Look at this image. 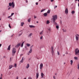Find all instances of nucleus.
Segmentation results:
<instances>
[{
	"label": "nucleus",
	"instance_id": "obj_14",
	"mask_svg": "<svg viewBox=\"0 0 79 79\" xmlns=\"http://www.w3.org/2000/svg\"><path fill=\"white\" fill-rule=\"evenodd\" d=\"M29 27H30V28L35 27L33 25H29Z\"/></svg>",
	"mask_w": 79,
	"mask_h": 79
},
{
	"label": "nucleus",
	"instance_id": "obj_16",
	"mask_svg": "<svg viewBox=\"0 0 79 79\" xmlns=\"http://www.w3.org/2000/svg\"><path fill=\"white\" fill-rule=\"evenodd\" d=\"M26 68L27 69H28V68H29V64H27V65L26 67Z\"/></svg>",
	"mask_w": 79,
	"mask_h": 79
},
{
	"label": "nucleus",
	"instance_id": "obj_55",
	"mask_svg": "<svg viewBox=\"0 0 79 79\" xmlns=\"http://www.w3.org/2000/svg\"><path fill=\"white\" fill-rule=\"evenodd\" d=\"M64 64H66V63L64 62Z\"/></svg>",
	"mask_w": 79,
	"mask_h": 79
},
{
	"label": "nucleus",
	"instance_id": "obj_54",
	"mask_svg": "<svg viewBox=\"0 0 79 79\" xmlns=\"http://www.w3.org/2000/svg\"><path fill=\"white\" fill-rule=\"evenodd\" d=\"M78 6H79V3L78 4Z\"/></svg>",
	"mask_w": 79,
	"mask_h": 79
},
{
	"label": "nucleus",
	"instance_id": "obj_6",
	"mask_svg": "<svg viewBox=\"0 0 79 79\" xmlns=\"http://www.w3.org/2000/svg\"><path fill=\"white\" fill-rule=\"evenodd\" d=\"M75 38L76 40L77 41L78 40H79V35L78 34H77L75 35Z\"/></svg>",
	"mask_w": 79,
	"mask_h": 79
},
{
	"label": "nucleus",
	"instance_id": "obj_5",
	"mask_svg": "<svg viewBox=\"0 0 79 79\" xmlns=\"http://www.w3.org/2000/svg\"><path fill=\"white\" fill-rule=\"evenodd\" d=\"M53 23L54 24H55V25H56V29H58V28H59V26H58V24H57V23H56L55 22V20H53Z\"/></svg>",
	"mask_w": 79,
	"mask_h": 79
},
{
	"label": "nucleus",
	"instance_id": "obj_64",
	"mask_svg": "<svg viewBox=\"0 0 79 79\" xmlns=\"http://www.w3.org/2000/svg\"><path fill=\"white\" fill-rule=\"evenodd\" d=\"M78 2H79V0H78Z\"/></svg>",
	"mask_w": 79,
	"mask_h": 79
},
{
	"label": "nucleus",
	"instance_id": "obj_8",
	"mask_svg": "<svg viewBox=\"0 0 79 79\" xmlns=\"http://www.w3.org/2000/svg\"><path fill=\"white\" fill-rule=\"evenodd\" d=\"M43 66H44V65H43V64L41 63L40 65V69H41V70H42V69Z\"/></svg>",
	"mask_w": 79,
	"mask_h": 79
},
{
	"label": "nucleus",
	"instance_id": "obj_48",
	"mask_svg": "<svg viewBox=\"0 0 79 79\" xmlns=\"http://www.w3.org/2000/svg\"><path fill=\"white\" fill-rule=\"evenodd\" d=\"M51 2H53V0H51Z\"/></svg>",
	"mask_w": 79,
	"mask_h": 79
},
{
	"label": "nucleus",
	"instance_id": "obj_19",
	"mask_svg": "<svg viewBox=\"0 0 79 79\" xmlns=\"http://www.w3.org/2000/svg\"><path fill=\"white\" fill-rule=\"evenodd\" d=\"M21 43H19L17 45V47H19L20 45H21Z\"/></svg>",
	"mask_w": 79,
	"mask_h": 79
},
{
	"label": "nucleus",
	"instance_id": "obj_18",
	"mask_svg": "<svg viewBox=\"0 0 79 79\" xmlns=\"http://www.w3.org/2000/svg\"><path fill=\"white\" fill-rule=\"evenodd\" d=\"M41 77L43 78L44 77V74L42 73H41Z\"/></svg>",
	"mask_w": 79,
	"mask_h": 79
},
{
	"label": "nucleus",
	"instance_id": "obj_24",
	"mask_svg": "<svg viewBox=\"0 0 79 79\" xmlns=\"http://www.w3.org/2000/svg\"><path fill=\"white\" fill-rule=\"evenodd\" d=\"M23 24H24V23H23V22L21 23V26H23Z\"/></svg>",
	"mask_w": 79,
	"mask_h": 79
},
{
	"label": "nucleus",
	"instance_id": "obj_32",
	"mask_svg": "<svg viewBox=\"0 0 79 79\" xmlns=\"http://www.w3.org/2000/svg\"><path fill=\"white\" fill-rule=\"evenodd\" d=\"M45 10V9H43L41 11V12H43V11H44Z\"/></svg>",
	"mask_w": 79,
	"mask_h": 79
},
{
	"label": "nucleus",
	"instance_id": "obj_56",
	"mask_svg": "<svg viewBox=\"0 0 79 79\" xmlns=\"http://www.w3.org/2000/svg\"><path fill=\"white\" fill-rule=\"evenodd\" d=\"M36 23H39V22L37 21V22H36Z\"/></svg>",
	"mask_w": 79,
	"mask_h": 79
},
{
	"label": "nucleus",
	"instance_id": "obj_4",
	"mask_svg": "<svg viewBox=\"0 0 79 79\" xmlns=\"http://www.w3.org/2000/svg\"><path fill=\"white\" fill-rule=\"evenodd\" d=\"M57 18L58 16H57V15H53L52 17V18L53 19V20H56V19H57Z\"/></svg>",
	"mask_w": 79,
	"mask_h": 79
},
{
	"label": "nucleus",
	"instance_id": "obj_35",
	"mask_svg": "<svg viewBox=\"0 0 79 79\" xmlns=\"http://www.w3.org/2000/svg\"><path fill=\"white\" fill-rule=\"evenodd\" d=\"M27 46H25V49H26V50H27Z\"/></svg>",
	"mask_w": 79,
	"mask_h": 79
},
{
	"label": "nucleus",
	"instance_id": "obj_3",
	"mask_svg": "<svg viewBox=\"0 0 79 79\" xmlns=\"http://www.w3.org/2000/svg\"><path fill=\"white\" fill-rule=\"evenodd\" d=\"M9 6H12V8H14L15 7V3L13 2H12V3L10 2L9 3Z\"/></svg>",
	"mask_w": 79,
	"mask_h": 79
},
{
	"label": "nucleus",
	"instance_id": "obj_27",
	"mask_svg": "<svg viewBox=\"0 0 79 79\" xmlns=\"http://www.w3.org/2000/svg\"><path fill=\"white\" fill-rule=\"evenodd\" d=\"M62 31H63V32H66V29H63Z\"/></svg>",
	"mask_w": 79,
	"mask_h": 79
},
{
	"label": "nucleus",
	"instance_id": "obj_21",
	"mask_svg": "<svg viewBox=\"0 0 79 79\" xmlns=\"http://www.w3.org/2000/svg\"><path fill=\"white\" fill-rule=\"evenodd\" d=\"M27 46V47H30L31 46V44H29L28 43L27 44H26Z\"/></svg>",
	"mask_w": 79,
	"mask_h": 79
},
{
	"label": "nucleus",
	"instance_id": "obj_26",
	"mask_svg": "<svg viewBox=\"0 0 79 79\" xmlns=\"http://www.w3.org/2000/svg\"><path fill=\"white\" fill-rule=\"evenodd\" d=\"M24 43V42H23L22 43V44L21 45V47H23V45Z\"/></svg>",
	"mask_w": 79,
	"mask_h": 79
},
{
	"label": "nucleus",
	"instance_id": "obj_60",
	"mask_svg": "<svg viewBox=\"0 0 79 79\" xmlns=\"http://www.w3.org/2000/svg\"><path fill=\"white\" fill-rule=\"evenodd\" d=\"M56 74H57L56 73L55 74V75H56Z\"/></svg>",
	"mask_w": 79,
	"mask_h": 79
},
{
	"label": "nucleus",
	"instance_id": "obj_34",
	"mask_svg": "<svg viewBox=\"0 0 79 79\" xmlns=\"http://www.w3.org/2000/svg\"><path fill=\"white\" fill-rule=\"evenodd\" d=\"M14 66L16 68V64H14Z\"/></svg>",
	"mask_w": 79,
	"mask_h": 79
},
{
	"label": "nucleus",
	"instance_id": "obj_11",
	"mask_svg": "<svg viewBox=\"0 0 79 79\" xmlns=\"http://www.w3.org/2000/svg\"><path fill=\"white\" fill-rule=\"evenodd\" d=\"M22 34H23V31H20L19 32V36H20V35H22Z\"/></svg>",
	"mask_w": 79,
	"mask_h": 79
},
{
	"label": "nucleus",
	"instance_id": "obj_13",
	"mask_svg": "<svg viewBox=\"0 0 79 79\" xmlns=\"http://www.w3.org/2000/svg\"><path fill=\"white\" fill-rule=\"evenodd\" d=\"M44 16L45 17L47 16V15H48V14L47 13H45L44 14Z\"/></svg>",
	"mask_w": 79,
	"mask_h": 79
},
{
	"label": "nucleus",
	"instance_id": "obj_38",
	"mask_svg": "<svg viewBox=\"0 0 79 79\" xmlns=\"http://www.w3.org/2000/svg\"><path fill=\"white\" fill-rule=\"evenodd\" d=\"M9 27L10 28H11V26H10V24H9Z\"/></svg>",
	"mask_w": 79,
	"mask_h": 79
},
{
	"label": "nucleus",
	"instance_id": "obj_47",
	"mask_svg": "<svg viewBox=\"0 0 79 79\" xmlns=\"http://www.w3.org/2000/svg\"><path fill=\"white\" fill-rule=\"evenodd\" d=\"M28 22H29V23H30V22H31V20H28Z\"/></svg>",
	"mask_w": 79,
	"mask_h": 79
},
{
	"label": "nucleus",
	"instance_id": "obj_53",
	"mask_svg": "<svg viewBox=\"0 0 79 79\" xmlns=\"http://www.w3.org/2000/svg\"><path fill=\"white\" fill-rule=\"evenodd\" d=\"M0 79H2V77H0Z\"/></svg>",
	"mask_w": 79,
	"mask_h": 79
},
{
	"label": "nucleus",
	"instance_id": "obj_23",
	"mask_svg": "<svg viewBox=\"0 0 79 79\" xmlns=\"http://www.w3.org/2000/svg\"><path fill=\"white\" fill-rule=\"evenodd\" d=\"M70 62H71V65H72L73 64V60H70Z\"/></svg>",
	"mask_w": 79,
	"mask_h": 79
},
{
	"label": "nucleus",
	"instance_id": "obj_61",
	"mask_svg": "<svg viewBox=\"0 0 79 79\" xmlns=\"http://www.w3.org/2000/svg\"><path fill=\"white\" fill-rule=\"evenodd\" d=\"M10 19H11H11H12V18H10Z\"/></svg>",
	"mask_w": 79,
	"mask_h": 79
},
{
	"label": "nucleus",
	"instance_id": "obj_40",
	"mask_svg": "<svg viewBox=\"0 0 79 79\" xmlns=\"http://www.w3.org/2000/svg\"><path fill=\"white\" fill-rule=\"evenodd\" d=\"M48 30L49 31H50L51 29H50V28H48Z\"/></svg>",
	"mask_w": 79,
	"mask_h": 79
},
{
	"label": "nucleus",
	"instance_id": "obj_7",
	"mask_svg": "<svg viewBox=\"0 0 79 79\" xmlns=\"http://www.w3.org/2000/svg\"><path fill=\"white\" fill-rule=\"evenodd\" d=\"M54 48L53 46L51 47V52L52 53V54H53V53H54Z\"/></svg>",
	"mask_w": 79,
	"mask_h": 79
},
{
	"label": "nucleus",
	"instance_id": "obj_15",
	"mask_svg": "<svg viewBox=\"0 0 79 79\" xmlns=\"http://www.w3.org/2000/svg\"><path fill=\"white\" fill-rule=\"evenodd\" d=\"M10 48H11V45H10L8 46L7 50H10Z\"/></svg>",
	"mask_w": 79,
	"mask_h": 79
},
{
	"label": "nucleus",
	"instance_id": "obj_10",
	"mask_svg": "<svg viewBox=\"0 0 79 79\" xmlns=\"http://www.w3.org/2000/svg\"><path fill=\"white\" fill-rule=\"evenodd\" d=\"M65 14H68V9L67 8H66L65 10Z\"/></svg>",
	"mask_w": 79,
	"mask_h": 79
},
{
	"label": "nucleus",
	"instance_id": "obj_46",
	"mask_svg": "<svg viewBox=\"0 0 79 79\" xmlns=\"http://www.w3.org/2000/svg\"><path fill=\"white\" fill-rule=\"evenodd\" d=\"M53 78H54V79H55V76H53Z\"/></svg>",
	"mask_w": 79,
	"mask_h": 79
},
{
	"label": "nucleus",
	"instance_id": "obj_33",
	"mask_svg": "<svg viewBox=\"0 0 79 79\" xmlns=\"http://www.w3.org/2000/svg\"><path fill=\"white\" fill-rule=\"evenodd\" d=\"M42 37H43V36H41L40 37V39L41 40L42 39Z\"/></svg>",
	"mask_w": 79,
	"mask_h": 79
},
{
	"label": "nucleus",
	"instance_id": "obj_51",
	"mask_svg": "<svg viewBox=\"0 0 79 79\" xmlns=\"http://www.w3.org/2000/svg\"><path fill=\"white\" fill-rule=\"evenodd\" d=\"M14 35V34H13V35H11V37H13V35Z\"/></svg>",
	"mask_w": 79,
	"mask_h": 79
},
{
	"label": "nucleus",
	"instance_id": "obj_12",
	"mask_svg": "<svg viewBox=\"0 0 79 79\" xmlns=\"http://www.w3.org/2000/svg\"><path fill=\"white\" fill-rule=\"evenodd\" d=\"M14 66L13 65H10L9 66V69H11L12 67H14Z\"/></svg>",
	"mask_w": 79,
	"mask_h": 79
},
{
	"label": "nucleus",
	"instance_id": "obj_42",
	"mask_svg": "<svg viewBox=\"0 0 79 79\" xmlns=\"http://www.w3.org/2000/svg\"><path fill=\"white\" fill-rule=\"evenodd\" d=\"M57 7V6H54V9H55Z\"/></svg>",
	"mask_w": 79,
	"mask_h": 79
},
{
	"label": "nucleus",
	"instance_id": "obj_22",
	"mask_svg": "<svg viewBox=\"0 0 79 79\" xmlns=\"http://www.w3.org/2000/svg\"><path fill=\"white\" fill-rule=\"evenodd\" d=\"M43 32H44V31H41V32H40V35H42L43 34Z\"/></svg>",
	"mask_w": 79,
	"mask_h": 79
},
{
	"label": "nucleus",
	"instance_id": "obj_9",
	"mask_svg": "<svg viewBox=\"0 0 79 79\" xmlns=\"http://www.w3.org/2000/svg\"><path fill=\"white\" fill-rule=\"evenodd\" d=\"M33 45H32V46H31L30 48V50L29 51V53H32V47H33Z\"/></svg>",
	"mask_w": 79,
	"mask_h": 79
},
{
	"label": "nucleus",
	"instance_id": "obj_43",
	"mask_svg": "<svg viewBox=\"0 0 79 79\" xmlns=\"http://www.w3.org/2000/svg\"><path fill=\"white\" fill-rule=\"evenodd\" d=\"M34 18H35V19L37 18V17L35 16H34Z\"/></svg>",
	"mask_w": 79,
	"mask_h": 79
},
{
	"label": "nucleus",
	"instance_id": "obj_52",
	"mask_svg": "<svg viewBox=\"0 0 79 79\" xmlns=\"http://www.w3.org/2000/svg\"><path fill=\"white\" fill-rule=\"evenodd\" d=\"M10 9H11V8L10 7H9L8 9V10H10Z\"/></svg>",
	"mask_w": 79,
	"mask_h": 79
},
{
	"label": "nucleus",
	"instance_id": "obj_58",
	"mask_svg": "<svg viewBox=\"0 0 79 79\" xmlns=\"http://www.w3.org/2000/svg\"><path fill=\"white\" fill-rule=\"evenodd\" d=\"M5 57H6V56H3V58H5Z\"/></svg>",
	"mask_w": 79,
	"mask_h": 79
},
{
	"label": "nucleus",
	"instance_id": "obj_41",
	"mask_svg": "<svg viewBox=\"0 0 79 79\" xmlns=\"http://www.w3.org/2000/svg\"><path fill=\"white\" fill-rule=\"evenodd\" d=\"M11 16H9L8 17V18H11Z\"/></svg>",
	"mask_w": 79,
	"mask_h": 79
},
{
	"label": "nucleus",
	"instance_id": "obj_17",
	"mask_svg": "<svg viewBox=\"0 0 79 79\" xmlns=\"http://www.w3.org/2000/svg\"><path fill=\"white\" fill-rule=\"evenodd\" d=\"M24 59H24L23 58V57H22V60L20 61V62L23 63V60H24Z\"/></svg>",
	"mask_w": 79,
	"mask_h": 79
},
{
	"label": "nucleus",
	"instance_id": "obj_39",
	"mask_svg": "<svg viewBox=\"0 0 79 79\" xmlns=\"http://www.w3.org/2000/svg\"><path fill=\"white\" fill-rule=\"evenodd\" d=\"M13 15H14V13H12L11 14V16H13Z\"/></svg>",
	"mask_w": 79,
	"mask_h": 79
},
{
	"label": "nucleus",
	"instance_id": "obj_28",
	"mask_svg": "<svg viewBox=\"0 0 79 79\" xmlns=\"http://www.w3.org/2000/svg\"><path fill=\"white\" fill-rule=\"evenodd\" d=\"M74 59H75V60H78V58H77V57H74Z\"/></svg>",
	"mask_w": 79,
	"mask_h": 79
},
{
	"label": "nucleus",
	"instance_id": "obj_20",
	"mask_svg": "<svg viewBox=\"0 0 79 79\" xmlns=\"http://www.w3.org/2000/svg\"><path fill=\"white\" fill-rule=\"evenodd\" d=\"M39 73H36V78H38L39 77Z\"/></svg>",
	"mask_w": 79,
	"mask_h": 79
},
{
	"label": "nucleus",
	"instance_id": "obj_29",
	"mask_svg": "<svg viewBox=\"0 0 79 79\" xmlns=\"http://www.w3.org/2000/svg\"><path fill=\"white\" fill-rule=\"evenodd\" d=\"M50 13V10H48V11L47 12V13Z\"/></svg>",
	"mask_w": 79,
	"mask_h": 79
},
{
	"label": "nucleus",
	"instance_id": "obj_1",
	"mask_svg": "<svg viewBox=\"0 0 79 79\" xmlns=\"http://www.w3.org/2000/svg\"><path fill=\"white\" fill-rule=\"evenodd\" d=\"M76 55H79V50H78V48H77L75 51Z\"/></svg>",
	"mask_w": 79,
	"mask_h": 79
},
{
	"label": "nucleus",
	"instance_id": "obj_37",
	"mask_svg": "<svg viewBox=\"0 0 79 79\" xmlns=\"http://www.w3.org/2000/svg\"><path fill=\"white\" fill-rule=\"evenodd\" d=\"M57 54L58 55H60V53H59V52L58 51H57Z\"/></svg>",
	"mask_w": 79,
	"mask_h": 79
},
{
	"label": "nucleus",
	"instance_id": "obj_2",
	"mask_svg": "<svg viewBox=\"0 0 79 79\" xmlns=\"http://www.w3.org/2000/svg\"><path fill=\"white\" fill-rule=\"evenodd\" d=\"M12 56H14V55H15V54L16 53V49L15 48H13L12 50Z\"/></svg>",
	"mask_w": 79,
	"mask_h": 79
},
{
	"label": "nucleus",
	"instance_id": "obj_57",
	"mask_svg": "<svg viewBox=\"0 0 79 79\" xmlns=\"http://www.w3.org/2000/svg\"><path fill=\"white\" fill-rule=\"evenodd\" d=\"M3 76V74H1V77H2V76Z\"/></svg>",
	"mask_w": 79,
	"mask_h": 79
},
{
	"label": "nucleus",
	"instance_id": "obj_30",
	"mask_svg": "<svg viewBox=\"0 0 79 79\" xmlns=\"http://www.w3.org/2000/svg\"><path fill=\"white\" fill-rule=\"evenodd\" d=\"M75 13V11H74L73 10L72 11V14H74Z\"/></svg>",
	"mask_w": 79,
	"mask_h": 79
},
{
	"label": "nucleus",
	"instance_id": "obj_62",
	"mask_svg": "<svg viewBox=\"0 0 79 79\" xmlns=\"http://www.w3.org/2000/svg\"><path fill=\"white\" fill-rule=\"evenodd\" d=\"M28 55H29V53L28 54Z\"/></svg>",
	"mask_w": 79,
	"mask_h": 79
},
{
	"label": "nucleus",
	"instance_id": "obj_25",
	"mask_svg": "<svg viewBox=\"0 0 79 79\" xmlns=\"http://www.w3.org/2000/svg\"><path fill=\"white\" fill-rule=\"evenodd\" d=\"M50 23V21L48 20H47L46 22V24H48Z\"/></svg>",
	"mask_w": 79,
	"mask_h": 79
},
{
	"label": "nucleus",
	"instance_id": "obj_49",
	"mask_svg": "<svg viewBox=\"0 0 79 79\" xmlns=\"http://www.w3.org/2000/svg\"><path fill=\"white\" fill-rule=\"evenodd\" d=\"M26 3H28V1L26 0Z\"/></svg>",
	"mask_w": 79,
	"mask_h": 79
},
{
	"label": "nucleus",
	"instance_id": "obj_31",
	"mask_svg": "<svg viewBox=\"0 0 79 79\" xmlns=\"http://www.w3.org/2000/svg\"><path fill=\"white\" fill-rule=\"evenodd\" d=\"M32 35V33H31L29 35H28V37H31V35Z\"/></svg>",
	"mask_w": 79,
	"mask_h": 79
},
{
	"label": "nucleus",
	"instance_id": "obj_44",
	"mask_svg": "<svg viewBox=\"0 0 79 79\" xmlns=\"http://www.w3.org/2000/svg\"><path fill=\"white\" fill-rule=\"evenodd\" d=\"M28 79H32V78L31 77H29Z\"/></svg>",
	"mask_w": 79,
	"mask_h": 79
},
{
	"label": "nucleus",
	"instance_id": "obj_59",
	"mask_svg": "<svg viewBox=\"0 0 79 79\" xmlns=\"http://www.w3.org/2000/svg\"><path fill=\"white\" fill-rule=\"evenodd\" d=\"M16 79H18V77H17Z\"/></svg>",
	"mask_w": 79,
	"mask_h": 79
},
{
	"label": "nucleus",
	"instance_id": "obj_45",
	"mask_svg": "<svg viewBox=\"0 0 79 79\" xmlns=\"http://www.w3.org/2000/svg\"><path fill=\"white\" fill-rule=\"evenodd\" d=\"M11 59H12L11 57H10V61H11Z\"/></svg>",
	"mask_w": 79,
	"mask_h": 79
},
{
	"label": "nucleus",
	"instance_id": "obj_36",
	"mask_svg": "<svg viewBox=\"0 0 79 79\" xmlns=\"http://www.w3.org/2000/svg\"><path fill=\"white\" fill-rule=\"evenodd\" d=\"M35 4H36V5H38L39 4V3L38 2H36L35 3Z\"/></svg>",
	"mask_w": 79,
	"mask_h": 79
},
{
	"label": "nucleus",
	"instance_id": "obj_63",
	"mask_svg": "<svg viewBox=\"0 0 79 79\" xmlns=\"http://www.w3.org/2000/svg\"><path fill=\"white\" fill-rule=\"evenodd\" d=\"M24 79H26V78H24Z\"/></svg>",
	"mask_w": 79,
	"mask_h": 79
},
{
	"label": "nucleus",
	"instance_id": "obj_50",
	"mask_svg": "<svg viewBox=\"0 0 79 79\" xmlns=\"http://www.w3.org/2000/svg\"><path fill=\"white\" fill-rule=\"evenodd\" d=\"M2 46V44H0V47H1Z\"/></svg>",
	"mask_w": 79,
	"mask_h": 79
}]
</instances>
